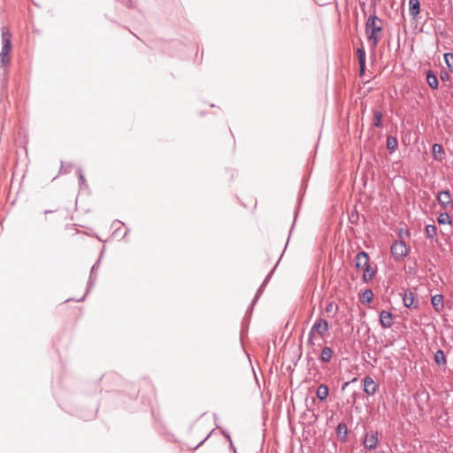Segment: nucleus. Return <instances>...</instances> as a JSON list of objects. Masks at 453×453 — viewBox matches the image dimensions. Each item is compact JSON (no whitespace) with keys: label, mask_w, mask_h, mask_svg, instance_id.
<instances>
[{"label":"nucleus","mask_w":453,"mask_h":453,"mask_svg":"<svg viewBox=\"0 0 453 453\" xmlns=\"http://www.w3.org/2000/svg\"><path fill=\"white\" fill-rule=\"evenodd\" d=\"M382 20L376 15H370L365 22V34L372 49H375L381 38Z\"/></svg>","instance_id":"obj_1"},{"label":"nucleus","mask_w":453,"mask_h":453,"mask_svg":"<svg viewBox=\"0 0 453 453\" xmlns=\"http://www.w3.org/2000/svg\"><path fill=\"white\" fill-rule=\"evenodd\" d=\"M355 267L363 271L362 280L365 283L370 282L376 270L370 265V257L365 251H359L355 257Z\"/></svg>","instance_id":"obj_2"},{"label":"nucleus","mask_w":453,"mask_h":453,"mask_svg":"<svg viewBox=\"0 0 453 453\" xmlns=\"http://www.w3.org/2000/svg\"><path fill=\"white\" fill-rule=\"evenodd\" d=\"M12 35L4 27L2 28V50L0 52V61L3 65L10 62L9 54L12 50L11 43Z\"/></svg>","instance_id":"obj_3"},{"label":"nucleus","mask_w":453,"mask_h":453,"mask_svg":"<svg viewBox=\"0 0 453 453\" xmlns=\"http://www.w3.org/2000/svg\"><path fill=\"white\" fill-rule=\"evenodd\" d=\"M329 329L328 322L324 319H318L314 324L312 325L309 335H308V343L313 344V336L314 334H318L320 336H324Z\"/></svg>","instance_id":"obj_4"},{"label":"nucleus","mask_w":453,"mask_h":453,"mask_svg":"<svg viewBox=\"0 0 453 453\" xmlns=\"http://www.w3.org/2000/svg\"><path fill=\"white\" fill-rule=\"evenodd\" d=\"M408 248L404 242L395 241L391 245V254L396 260H400L408 255Z\"/></svg>","instance_id":"obj_5"},{"label":"nucleus","mask_w":453,"mask_h":453,"mask_svg":"<svg viewBox=\"0 0 453 453\" xmlns=\"http://www.w3.org/2000/svg\"><path fill=\"white\" fill-rule=\"evenodd\" d=\"M436 198L438 203L443 210L447 211L449 209H453V199L449 190H442L439 192Z\"/></svg>","instance_id":"obj_6"},{"label":"nucleus","mask_w":453,"mask_h":453,"mask_svg":"<svg viewBox=\"0 0 453 453\" xmlns=\"http://www.w3.org/2000/svg\"><path fill=\"white\" fill-rule=\"evenodd\" d=\"M364 391L368 395H374L379 389V385L370 376H365L363 380Z\"/></svg>","instance_id":"obj_7"},{"label":"nucleus","mask_w":453,"mask_h":453,"mask_svg":"<svg viewBox=\"0 0 453 453\" xmlns=\"http://www.w3.org/2000/svg\"><path fill=\"white\" fill-rule=\"evenodd\" d=\"M377 444H378V433L372 432V431L366 433L365 439H364L365 447L369 450H372V449H376Z\"/></svg>","instance_id":"obj_8"},{"label":"nucleus","mask_w":453,"mask_h":453,"mask_svg":"<svg viewBox=\"0 0 453 453\" xmlns=\"http://www.w3.org/2000/svg\"><path fill=\"white\" fill-rule=\"evenodd\" d=\"M403 305L407 308H418V303H415V296L414 293L411 290H406L404 291L403 295Z\"/></svg>","instance_id":"obj_9"},{"label":"nucleus","mask_w":453,"mask_h":453,"mask_svg":"<svg viewBox=\"0 0 453 453\" xmlns=\"http://www.w3.org/2000/svg\"><path fill=\"white\" fill-rule=\"evenodd\" d=\"M431 304L434 310L437 312H441L444 309V297L441 294L434 295L431 298Z\"/></svg>","instance_id":"obj_10"},{"label":"nucleus","mask_w":453,"mask_h":453,"mask_svg":"<svg viewBox=\"0 0 453 453\" xmlns=\"http://www.w3.org/2000/svg\"><path fill=\"white\" fill-rule=\"evenodd\" d=\"M380 322L383 328H389L393 325V317L391 312L382 311L380 314Z\"/></svg>","instance_id":"obj_11"},{"label":"nucleus","mask_w":453,"mask_h":453,"mask_svg":"<svg viewBox=\"0 0 453 453\" xmlns=\"http://www.w3.org/2000/svg\"><path fill=\"white\" fill-rule=\"evenodd\" d=\"M420 12V3L419 0H409V13L410 15L415 19L418 17Z\"/></svg>","instance_id":"obj_12"},{"label":"nucleus","mask_w":453,"mask_h":453,"mask_svg":"<svg viewBox=\"0 0 453 453\" xmlns=\"http://www.w3.org/2000/svg\"><path fill=\"white\" fill-rule=\"evenodd\" d=\"M434 158L437 161H442L444 150L441 144L434 143L432 148Z\"/></svg>","instance_id":"obj_13"},{"label":"nucleus","mask_w":453,"mask_h":453,"mask_svg":"<svg viewBox=\"0 0 453 453\" xmlns=\"http://www.w3.org/2000/svg\"><path fill=\"white\" fill-rule=\"evenodd\" d=\"M333 354L334 351L330 347H324L321 350L319 359L323 363H329L332 359Z\"/></svg>","instance_id":"obj_14"},{"label":"nucleus","mask_w":453,"mask_h":453,"mask_svg":"<svg viewBox=\"0 0 453 453\" xmlns=\"http://www.w3.org/2000/svg\"><path fill=\"white\" fill-rule=\"evenodd\" d=\"M426 81L431 88H438V79L434 73L431 70L427 71L426 73Z\"/></svg>","instance_id":"obj_15"},{"label":"nucleus","mask_w":453,"mask_h":453,"mask_svg":"<svg viewBox=\"0 0 453 453\" xmlns=\"http://www.w3.org/2000/svg\"><path fill=\"white\" fill-rule=\"evenodd\" d=\"M316 395H317V397L320 400V401H323L325 400L327 395H328V388L326 385L325 384H320L319 387H318V389H317V392H316Z\"/></svg>","instance_id":"obj_16"},{"label":"nucleus","mask_w":453,"mask_h":453,"mask_svg":"<svg viewBox=\"0 0 453 453\" xmlns=\"http://www.w3.org/2000/svg\"><path fill=\"white\" fill-rule=\"evenodd\" d=\"M357 54L358 57V61L360 65V73H363L365 72V50L362 48H358L357 50Z\"/></svg>","instance_id":"obj_17"},{"label":"nucleus","mask_w":453,"mask_h":453,"mask_svg":"<svg viewBox=\"0 0 453 453\" xmlns=\"http://www.w3.org/2000/svg\"><path fill=\"white\" fill-rule=\"evenodd\" d=\"M398 147V141L395 137L388 135L387 137V149L390 153L394 152Z\"/></svg>","instance_id":"obj_18"},{"label":"nucleus","mask_w":453,"mask_h":453,"mask_svg":"<svg viewBox=\"0 0 453 453\" xmlns=\"http://www.w3.org/2000/svg\"><path fill=\"white\" fill-rule=\"evenodd\" d=\"M337 435L343 441L347 437L348 434V427L347 425L343 422L338 424L336 428Z\"/></svg>","instance_id":"obj_19"},{"label":"nucleus","mask_w":453,"mask_h":453,"mask_svg":"<svg viewBox=\"0 0 453 453\" xmlns=\"http://www.w3.org/2000/svg\"><path fill=\"white\" fill-rule=\"evenodd\" d=\"M426 235L427 238L434 240L437 235V227L434 225H427L426 226Z\"/></svg>","instance_id":"obj_20"},{"label":"nucleus","mask_w":453,"mask_h":453,"mask_svg":"<svg viewBox=\"0 0 453 453\" xmlns=\"http://www.w3.org/2000/svg\"><path fill=\"white\" fill-rule=\"evenodd\" d=\"M434 361L437 365H445L447 360L444 352L441 349H438L434 354Z\"/></svg>","instance_id":"obj_21"},{"label":"nucleus","mask_w":453,"mask_h":453,"mask_svg":"<svg viewBox=\"0 0 453 453\" xmlns=\"http://www.w3.org/2000/svg\"><path fill=\"white\" fill-rule=\"evenodd\" d=\"M98 264H99V261H97V262L93 265V267H92V269H91V272H90V277H89V287H88V288H91L92 284H93V283H94V281L96 280V276H94V273H95V270H96V266L98 265ZM88 291H89V289H88V290H87V292H86V294H85L81 298L78 299L77 301H78V302H81V301H83V300H84V298H85V296H86V295L88 293Z\"/></svg>","instance_id":"obj_22"},{"label":"nucleus","mask_w":453,"mask_h":453,"mask_svg":"<svg viewBox=\"0 0 453 453\" xmlns=\"http://www.w3.org/2000/svg\"><path fill=\"white\" fill-rule=\"evenodd\" d=\"M438 223L441 224V225H444V224H449L450 225L451 224V218L449 216V214L448 212H441L438 216Z\"/></svg>","instance_id":"obj_23"},{"label":"nucleus","mask_w":453,"mask_h":453,"mask_svg":"<svg viewBox=\"0 0 453 453\" xmlns=\"http://www.w3.org/2000/svg\"><path fill=\"white\" fill-rule=\"evenodd\" d=\"M382 113L380 111H373V126L381 127L382 126Z\"/></svg>","instance_id":"obj_24"},{"label":"nucleus","mask_w":453,"mask_h":453,"mask_svg":"<svg viewBox=\"0 0 453 453\" xmlns=\"http://www.w3.org/2000/svg\"><path fill=\"white\" fill-rule=\"evenodd\" d=\"M373 296V293L371 289H365L360 297L361 302L364 303H369Z\"/></svg>","instance_id":"obj_25"},{"label":"nucleus","mask_w":453,"mask_h":453,"mask_svg":"<svg viewBox=\"0 0 453 453\" xmlns=\"http://www.w3.org/2000/svg\"><path fill=\"white\" fill-rule=\"evenodd\" d=\"M444 60L449 70L453 73V53L447 52L444 54Z\"/></svg>","instance_id":"obj_26"},{"label":"nucleus","mask_w":453,"mask_h":453,"mask_svg":"<svg viewBox=\"0 0 453 453\" xmlns=\"http://www.w3.org/2000/svg\"><path fill=\"white\" fill-rule=\"evenodd\" d=\"M273 273V270L271 271V273L266 276V278L265 279V280H264L263 284H262V285H261V287L259 288V289H258V291H257V296H255V298H254V300H253V303H254L255 302H257V300L258 299L260 292L262 291V289H263V288L265 286V284L268 282V280H269V279H270V277H271V275H272V273Z\"/></svg>","instance_id":"obj_27"},{"label":"nucleus","mask_w":453,"mask_h":453,"mask_svg":"<svg viewBox=\"0 0 453 453\" xmlns=\"http://www.w3.org/2000/svg\"><path fill=\"white\" fill-rule=\"evenodd\" d=\"M78 175H79L80 184L81 185L85 184V177H84V174H83L81 169L78 170Z\"/></svg>","instance_id":"obj_28"},{"label":"nucleus","mask_w":453,"mask_h":453,"mask_svg":"<svg viewBox=\"0 0 453 453\" xmlns=\"http://www.w3.org/2000/svg\"><path fill=\"white\" fill-rule=\"evenodd\" d=\"M334 308H335V310H337V307H336V306H334V304L333 303H328V304L326 305V312H331V311L334 310Z\"/></svg>","instance_id":"obj_29"},{"label":"nucleus","mask_w":453,"mask_h":453,"mask_svg":"<svg viewBox=\"0 0 453 453\" xmlns=\"http://www.w3.org/2000/svg\"><path fill=\"white\" fill-rule=\"evenodd\" d=\"M349 384V381L345 382V383L342 385V390H344V389L347 388V386H348Z\"/></svg>","instance_id":"obj_30"},{"label":"nucleus","mask_w":453,"mask_h":453,"mask_svg":"<svg viewBox=\"0 0 453 453\" xmlns=\"http://www.w3.org/2000/svg\"><path fill=\"white\" fill-rule=\"evenodd\" d=\"M206 439H204L203 441H201V442L197 445V447H199L202 443H203V441H205Z\"/></svg>","instance_id":"obj_31"}]
</instances>
